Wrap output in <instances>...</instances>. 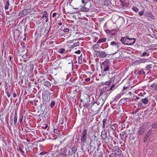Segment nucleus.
<instances>
[{"label": "nucleus", "mask_w": 157, "mask_h": 157, "mask_svg": "<svg viewBox=\"0 0 157 157\" xmlns=\"http://www.w3.org/2000/svg\"><path fill=\"white\" fill-rule=\"evenodd\" d=\"M120 40L125 45H132L135 42L136 40L134 38L130 39L127 36L126 37H122Z\"/></svg>", "instance_id": "nucleus-1"}, {"label": "nucleus", "mask_w": 157, "mask_h": 157, "mask_svg": "<svg viewBox=\"0 0 157 157\" xmlns=\"http://www.w3.org/2000/svg\"><path fill=\"white\" fill-rule=\"evenodd\" d=\"M110 66V63L109 60V59H106L104 62L101 64V71H103V73L105 72L108 71L109 69Z\"/></svg>", "instance_id": "nucleus-2"}, {"label": "nucleus", "mask_w": 157, "mask_h": 157, "mask_svg": "<svg viewBox=\"0 0 157 157\" xmlns=\"http://www.w3.org/2000/svg\"><path fill=\"white\" fill-rule=\"evenodd\" d=\"M54 140H56V147H59L62 144L63 145V147L65 146L64 141L66 140V139H64L62 141L61 140V139L60 138H56L54 139Z\"/></svg>", "instance_id": "nucleus-3"}, {"label": "nucleus", "mask_w": 157, "mask_h": 157, "mask_svg": "<svg viewBox=\"0 0 157 157\" xmlns=\"http://www.w3.org/2000/svg\"><path fill=\"white\" fill-rule=\"evenodd\" d=\"M100 103L99 101L94 102L92 105L91 106V109L93 111H100L101 107L99 108V105Z\"/></svg>", "instance_id": "nucleus-4"}, {"label": "nucleus", "mask_w": 157, "mask_h": 157, "mask_svg": "<svg viewBox=\"0 0 157 157\" xmlns=\"http://www.w3.org/2000/svg\"><path fill=\"white\" fill-rule=\"evenodd\" d=\"M87 137V130L84 129L82 132L80 140L82 142L85 143Z\"/></svg>", "instance_id": "nucleus-5"}, {"label": "nucleus", "mask_w": 157, "mask_h": 157, "mask_svg": "<svg viewBox=\"0 0 157 157\" xmlns=\"http://www.w3.org/2000/svg\"><path fill=\"white\" fill-rule=\"evenodd\" d=\"M29 13V9H25L20 12L19 16L21 17H24Z\"/></svg>", "instance_id": "nucleus-6"}, {"label": "nucleus", "mask_w": 157, "mask_h": 157, "mask_svg": "<svg viewBox=\"0 0 157 157\" xmlns=\"http://www.w3.org/2000/svg\"><path fill=\"white\" fill-rule=\"evenodd\" d=\"M110 44L113 47V48L115 49V53H117L118 51V46L117 43L113 41Z\"/></svg>", "instance_id": "nucleus-7"}, {"label": "nucleus", "mask_w": 157, "mask_h": 157, "mask_svg": "<svg viewBox=\"0 0 157 157\" xmlns=\"http://www.w3.org/2000/svg\"><path fill=\"white\" fill-rule=\"evenodd\" d=\"M114 153L115 154L117 155H120L122 151L119 148L118 146H116L114 147Z\"/></svg>", "instance_id": "nucleus-8"}, {"label": "nucleus", "mask_w": 157, "mask_h": 157, "mask_svg": "<svg viewBox=\"0 0 157 157\" xmlns=\"http://www.w3.org/2000/svg\"><path fill=\"white\" fill-rule=\"evenodd\" d=\"M107 92H104V93L102 94L101 95H100V96H101V98H102V99L103 102H104V101H105L106 98L108 97V94Z\"/></svg>", "instance_id": "nucleus-9"}, {"label": "nucleus", "mask_w": 157, "mask_h": 157, "mask_svg": "<svg viewBox=\"0 0 157 157\" xmlns=\"http://www.w3.org/2000/svg\"><path fill=\"white\" fill-rule=\"evenodd\" d=\"M106 128H108V133L109 134V132L111 130H112L113 132H114L115 130L116 129V127L115 126L112 124L110 126L109 125H107L106 126Z\"/></svg>", "instance_id": "nucleus-10"}, {"label": "nucleus", "mask_w": 157, "mask_h": 157, "mask_svg": "<svg viewBox=\"0 0 157 157\" xmlns=\"http://www.w3.org/2000/svg\"><path fill=\"white\" fill-rule=\"evenodd\" d=\"M112 104V102H111L110 104H111V105H112V108L113 109H115L117 110L119 109L121 106L122 107V106H121V105L119 104H116L115 103L113 104Z\"/></svg>", "instance_id": "nucleus-11"}, {"label": "nucleus", "mask_w": 157, "mask_h": 157, "mask_svg": "<svg viewBox=\"0 0 157 157\" xmlns=\"http://www.w3.org/2000/svg\"><path fill=\"white\" fill-rule=\"evenodd\" d=\"M121 139L122 140H126L127 137V133L125 132H123L120 134Z\"/></svg>", "instance_id": "nucleus-12"}, {"label": "nucleus", "mask_w": 157, "mask_h": 157, "mask_svg": "<svg viewBox=\"0 0 157 157\" xmlns=\"http://www.w3.org/2000/svg\"><path fill=\"white\" fill-rule=\"evenodd\" d=\"M113 73H111V74H109V78L111 77V79L108 83V84H109V85H110L111 83L113 82L115 79V77H114L115 76H113Z\"/></svg>", "instance_id": "nucleus-13"}, {"label": "nucleus", "mask_w": 157, "mask_h": 157, "mask_svg": "<svg viewBox=\"0 0 157 157\" xmlns=\"http://www.w3.org/2000/svg\"><path fill=\"white\" fill-rule=\"evenodd\" d=\"M145 131V128L144 127L142 126L140 128L138 133L139 135H142L144 132Z\"/></svg>", "instance_id": "nucleus-14"}, {"label": "nucleus", "mask_w": 157, "mask_h": 157, "mask_svg": "<svg viewBox=\"0 0 157 157\" xmlns=\"http://www.w3.org/2000/svg\"><path fill=\"white\" fill-rule=\"evenodd\" d=\"M107 136L106 132L105 129L104 130V129H103V131L101 133V137L103 140L104 139H105V138Z\"/></svg>", "instance_id": "nucleus-15"}, {"label": "nucleus", "mask_w": 157, "mask_h": 157, "mask_svg": "<svg viewBox=\"0 0 157 157\" xmlns=\"http://www.w3.org/2000/svg\"><path fill=\"white\" fill-rule=\"evenodd\" d=\"M107 54L104 51H101L100 52L99 58H103L107 56Z\"/></svg>", "instance_id": "nucleus-16"}, {"label": "nucleus", "mask_w": 157, "mask_h": 157, "mask_svg": "<svg viewBox=\"0 0 157 157\" xmlns=\"http://www.w3.org/2000/svg\"><path fill=\"white\" fill-rule=\"evenodd\" d=\"M112 139V138L111 136H110L109 135L108 136H106V137L105 138V139H104L103 140H104L105 142L106 143H109L110 141V138Z\"/></svg>", "instance_id": "nucleus-17"}, {"label": "nucleus", "mask_w": 157, "mask_h": 157, "mask_svg": "<svg viewBox=\"0 0 157 157\" xmlns=\"http://www.w3.org/2000/svg\"><path fill=\"white\" fill-rule=\"evenodd\" d=\"M28 68H29V71H30V73L31 74V73L33 71L34 68L33 65L32 64H30L28 66Z\"/></svg>", "instance_id": "nucleus-18"}, {"label": "nucleus", "mask_w": 157, "mask_h": 157, "mask_svg": "<svg viewBox=\"0 0 157 157\" xmlns=\"http://www.w3.org/2000/svg\"><path fill=\"white\" fill-rule=\"evenodd\" d=\"M107 119V118L104 119L102 121L103 124H102V128L103 129H105V126L106 124Z\"/></svg>", "instance_id": "nucleus-19"}, {"label": "nucleus", "mask_w": 157, "mask_h": 157, "mask_svg": "<svg viewBox=\"0 0 157 157\" xmlns=\"http://www.w3.org/2000/svg\"><path fill=\"white\" fill-rule=\"evenodd\" d=\"M100 52L99 51L94 50V55L95 56L99 57L100 56Z\"/></svg>", "instance_id": "nucleus-20"}, {"label": "nucleus", "mask_w": 157, "mask_h": 157, "mask_svg": "<svg viewBox=\"0 0 157 157\" xmlns=\"http://www.w3.org/2000/svg\"><path fill=\"white\" fill-rule=\"evenodd\" d=\"M148 100L147 98L142 99L141 100V101L145 105L147 104L148 103Z\"/></svg>", "instance_id": "nucleus-21"}, {"label": "nucleus", "mask_w": 157, "mask_h": 157, "mask_svg": "<svg viewBox=\"0 0 157 157\" xmlns=\"http://www.w3.org/2000/svg\"><path fill=\"white\" fill-rule=\"evenodd\" d=\"M77 150V147L76 146H75L71 148V151L74 154H75V153L76 151Z\"/></svg>", "instance_id": "nucleus-22"}, {"label": "nucleus", "mask_w": 157, "mask_h": 157, "mask_svg": "<svg viewBox=\"0 0 157 157\" xmlns=\"http://www.w3.org/2000/svg\"><path fill=\"white\" fill-rule=\"evenodd\" d=\"M150 86L154 89V90L157 91V84L154 83L150 85Z\"/></svg>", "instance_id": "nucleus-23"}, {"label": "nucleus", "mask_w": 157, "mask_h": 157, "mask_svg": "<svg viewBox=\"0 0 157 157\" xmlns=\"http://www.w3.org/2000/svg\"><path fill=\"white\" fill-rule=\"evenodd\" d=\"M89 10V9L87 8H86L85 6L84 7H82L80 9V11H87Z\"/></svg>", "instance_id": "nucleus-24"}, {"label": "nucleus", "mask_w": 157, "mask_h": 157, "mask_svg": "<svg viewBox=\"0 0 157 157\" xmlns=\"http://www.w3.org/2000/svg\"><path fill=\"white\" fill-rule=\"evenodd\" d=\"M44 85L49 87L51 86L50 82L49 81H46L44 83Z\"/></svg>", "instance_id": "nucleus-25"}, {"label": "nucleus", "mask_w": 157, "mask_h": 157, "mask_svg": "<svg viewBox=\"0 0 157 157\" xmlns=\"http://www.w3.org/2000/svg\"><path fill=\"white\" fill-rule=\"evenodd\" d=\"M10 5V4H9V1L8 0L7 1L5 7V9L6 10H7L8 9Z\"/></svg>", "instance_id": "nucleus-26"}, {"label": "nucleus", "mask_w": 157, "mask_h": 157, "mask_svg": "<svg viewBox=\"0 0 157 157\" xmlns=\"http://www.w3.org/2000/svg\"><path fill=\"white\" fill-rule=\"evenodd\" d=\"M17 116L16 113H15V116L14 117V124H16L17 121Z\"/></svg>", "instance_id": "nucleus-27"}, {"label": "nucleus", "mask_w": 157, "mask_h": 157, "mask_svg": "<svg viewBox=\"0 0 157 157\" xmlns=\"http://www.w3.org/2000/svg\"><path fill=\"white\" fill-rule=\"evenodd\" d=\"M152 130L151 129H149L146 134L145 136L147 137H149L152 133Z\"/></svg>", "instance_id": "nucleus-28"}, {"label": "nucleus", "mask_w": 157, "mask_h": 157, "mask_svg": "<svg viewBox=\"0 0 157 157\" xmlns=\"http://www.w3.org/2000/svg\"><path fill=\"white\" fill-rule=\"evenodd\" d=\"M68 153L67 154L68 156L71 155V156L74 153L72 152L71 151V148H69L68 149Z\"/></svg>", "instance_id": "nucleus-29"}, {"label": "nucleus", "mask_w": 157, "mask_h": 157, "mask_svg": "<svg viewBox=\"0 0 157 157\" xmlns=\"http://www.w3.org/2000/svg\"><path fill=\"white\" fill-rule=\"evenodd\" d=\"M107 91H106V89L105 88H101L100 90V95H101L102 94L104 93V92H106Z\"/></svg>", "instance_id": "nucleus-30"}, {"label": "nucleus", "mask_w": 157, "mask_h": 157, "mask_svg": "<svg viewBox=\"0 0 157 157\" xmlns=\"http://www.w3.org/2000/svg\"><path fill=\"white\" fill-rule=\"evenodd\" d=\"M44 14H45V18H46L45 21L47 22L48 21V13L46 11H44Z\"/></svg>", "instance_id": "nucleus-31"}, {"label": "nucleus", "mask_w": 157, "mask_h": 157, "mask_svg": "<svg viewBox=\"0 0 157 157\" xmlns=\"http://www.w3.org/2000/svg\"><path fill=\"white\" fill-rule=\"evenodd\" d=\"M106 39L103 38L100 39L97 42V43H101L102 42H104L105 41Z\"/></svg>", "instance_id": "nucleus-32"}, {"label": "nucleus", "mask_w": 157, "mask_h": 157, "mask_svg": "<svg viewBox=\"0 0 157 157\" xmlns=\"http://www.w3.org/2000/svg\"><path fill=\"white\" fill-rule=\"evenodd\" d=\"M99 47V45L97 44H95L93 47L94 50H96V49H98Z\"/></svg>", "instance_id": "nucleus-33"}, {"label": "nucleus", "mask_w": 157, "mask_h": 157, "mask_svg": "<svg viewBox=\"0 0 157 157\" xmlns=\"http://www.w3.org/2000/svg\"><path fill=\"white\" fill-rule=\"evenodd\" d=\"M152 68V67L151 64L148 65L146 67V70L147 71L149 70Z\"/></svg>", "instance_id": "nucleus-34"}, {"label": "nucleus", "mask_w": 157, "mask_h": 157, "mask_svg": "<svg viewBox=\"0 0 157 157\" xmlns=\"http://www.w3.org/2000/svg\"><path fill=\"white\" fill-rule=\"evenodd\" d=\"M120 94H118L117 95V96H116L114 98V100L112 102V103H113L116 100H117V99H119V98H120Z\"/></svg>", "instance_id": "nucleus-35"}, {"label": "nucleus", "mask_w": 157, "mask_h": 157, "mask_svg": "<svg viewBox=\"0 0 157 157\" xmlns=\"http://www.w3.org/2000/svg\"><path fill=\"white\" fill-rule=\"evenodd\" d=\"M151 127L153 128H157V121L152 124Z\"/></svg>", "instance_id": "nucleus-36"}, {"label": "nucleus", "mask_w": 157, "mask_h": 157, "mask_svg": "<svg viewBox=\"0 0 157 157\" xmlns=\"http://www.w3.org/2000/svg\"><path fill=\"white\" fill-rule=\"evenodd\" d=\"M51 26H50L49 28H48V27H47L45 29L44 31L45 32H47V33L48 34L51 28Z\"/></svg>", "instance_id": "nucleus-37"}, {"label": "nucleus", "mask_w": 157, "mask_h": 157, "mask_svg": "<svg viewBox=\"0 0 157 157\" xmlns=\"http://www.w3.org/2000/svg\"><path fill=\"white\" fill-rule=\"evenodd\" d=\"M115 87V85L114 84H112L111 86L109 88V89L107 90V91H109L110 90H114V88Z\"/></svg>", "instance_id": "nucleus-38"}, {"label": "nucleus", "mask_w": 157, "mask_h": 157, "mask_svg": "<svg viewBox=\"0 0 157 157\" xmlns=\"http://www.w3.org/2000/svg\"><path fill=\"white\" fill-rule=\"evenodd\" d=\"M137 74L139 75H142V74L145 75V72L143 71V70H140L138 71Z\"/></svg>", "instance_id": "nucleus-39"}, {"label": "nucleus", "mask_w": 157, "mask_h": 157, "mask_svg": "<svg viewBox=\"0 0 157 157\" xmlns=\"http://www.w3.org/2000/svg\"><path fill=\"white\" fill-rule=\"evenodd\" d=\"M9 61H8V63L9 65H10V64H11L12 63V61L11 60L12 59V57L11 56H9Z\"/></svg>", "instance_id": "nucleus-40"}, {"label": "nucleus", "mask_w": 157, "mask_h": 157, "mask_svg": "<svg viewBox=\"0 0 157 157\" xmlns=\"http://www.w3.org/2000/svg\"><path fill=\"white\" fill-rule=\"evenodd\" d=\"M136 137V136H134L133 135H131V136L129 137L130 140H134L135 139Z\"/></svg>", "instance_id": "nucleus-41"}, {"label": "nucleus", "mask_w": 157, "mask_h": 157, "mask_svg": "<svg viewBox=\"0 0 157 157\" xmlns=\"http://www.w3.org/2000/svg\"><path fill=\"white\" fill-rule=\"evenodd\" d=\"M109 0H106L104 2V4L105 5H108L109 4Z\"/></svg>", "instance_id": "nucleus-42"}, {"label": "nucleus", "mask_w": 157, "mask_h": 157, "mask_svg": "<svg viewBox=\"0 0 157 157\" xmlns=\"http://www.w3.org/2000/svg\"><path fill=\"white\" fill-rule=\"evenodd\" d=\"M65 49L64 48H61L59 49V52L60 54H63L65 52Z\"/></svg>", "instance_id": "nucleus-43"}, {"label": "nucleus", "mask_w": 157, "mask_h": 157, "mask_svg": "<svg viewBox=\"0 0 157 157\" xmlns=\"http://www.w3.org/2000/svg\"><path fill=\"white\" fill-rule=\"evenodd\" d=\"M19 121L20 122V123H21L23 120V116L20 115L19 117Z\"/></svg>", "instance_id": "nucleus-44"}, {"label": "nucleus", "mask_w": 157, "mask_h": 157, "mask_svg": "<svg viewBox=\"0 0 157 157\" xmlns=\"http://www.w3.org/2000/svg\"><path fill=\"white\" fill-rule=\"evenodd\" d=\"M128 88H129V87H125V86H124V87H123V90H122V91H123L122 94H123L125 92L124 91L125 90H127V89Z\"/></svg>", "instance_id": "nucleus-45"}, {"label": "nucleus", "mask_w": 157, "mask_h": 157, "mask_svg": "<svg viewBox=\"0 0 157 157\" xmlns=\"http://www.w3.org/2000/svg\"><path fill=\"white\" fill-rule=\"evenodd\" d=\"M55 105V101H52V103H51L50 106L51 108H53Z\"/></svg>", "instance_id": "nucleus-46"}, {"label": "nucleus", "mask_w": 157, "mask_h": 157, "mask_svg": "<svg viewBox=\"0 0 157 157\" xmlns=\"http://www.w3.org/2000/svg\"><path fill=\"white\" fill-rule=\"evenodd\" d=\"M139 111V109L138 108H137V109H136L135 111L132 112V114H136L137 112H138Z\"/></svg>", "instance_id": "nucleus-47"}, {"label": "nucleus", "mask_w": 157, "mask_h": 157, "mask_svg": "<svg viewBox=\"0 0 157 157\" xmlns=\"http://www.w3.org/2000/svg\"><path fill=\"white\" fill-rule=\"evenodd\" d=\"M106 84L107 85V86H105V87H103V88H105L106 89V91H107V88H108L109 87V84H108V82H106Z\"/></svg>", "instance_id": "nucleus-48"}, {"label": "nucleus", "mask_w": 157, "mask_h": 157, "mask_svg": "<svg viewBox=\"0 0 157 157\" xmlns=\"http://www.w3.org/2000/svg\"><path fill=\"white\" fill-rule=\"evenodd\" d=\"M147 55V56H148V54L147 52H144L142 54H141V56H144Z\"/></svg>", "instance_id": "nucleus-49"}, {"label": "nucleus", "mask_w": 157, "mask_h": 157, "mask_svg": "<svg viewBox=\"0 0 157 157\" xmlns=\"http://www.w3.org/2000/svg\"><path fill=\"white\" fill-rule=\"evenodd\" d=\"M148 137H147V136H144V143H145L147 141V138H148Z\"/></svg>", "instance_id": "nucleus-50"}, {"label": "nucleus", "mask_w": 157, "mask_h": 157, "mask_svg": "<svg viewBox=\"0 0 157 157\" xmlns=\"http://www.w3.org/2000/svg\"><path fill=\"white\" fill-rule=\"evenodd\" d=\"M132 10L135 11H137L138 10V9L136 7H134L132 8Z\"/></svg>", "instance_id": "nucleus-51"}, {"label": "nucleus", "mask_w": 157, "mask_h": 157, "mask_svg": "<svg viewBox=\"0 0 157 157\" xmlns=\"http://www.w3.org/2000/svg\"><path fill=\"white\" fill-rule=\"evenodd\" d=\"M25 46L24 44L22 45L21 47V52H23L25 51Z\"/></svg>", "instance_id": "nucleus-52"}, {"label": "nucleus", "mask_w": 157, "mask_h": 157, "mask_svg": "<svg viewBox=\"0 0 157 157\" xmlns=\"http://www.w3.org/2000/svg\"><path fill=\"white\" fill-rule=\"evenodd\" d=\"M54 132L55 133L58 134L59 132V131L57 129H55Z\"/></svg>", "instance_id": "nucleus-53"}, {"label": "nucleus", "mask_w": 157, "mask_h": 157, "mask_svg": "<svg viewBox=\"0 0 157 157\" xmlns=\"http://www.w3.org/2000/svg\"><path fill=\"white\" fill-rule=\"evenodd\" d=\"M144 11L141 10L139 13V15L140 16H142L144 13Z\"/></svg>", "instance_id": "nucleus-54"}, {"label": "nucleus", "mask_w": 157, "mask_h": 157, "mask_svg": "<svg viewBox=\"0 0 157 157\" xmlns=\"http://www.w3.org/2000/svg\"><path fill=\"white\" fill-rule=\"evenodd\" d=\"M63 30L64 32H69L70 30L68 28H66L64 29Z\"/></svg>", "instance_id": "nucleus-55"}, {"label": "nucleus", "mask_w": 157, "mask_h": 157, "mask_svg": "<svg viewBox=\"0 0 157 157\" xmlns=\"http://www.w3.org/2000/svg\"><path fill=\"white\" fill-rule=\"evenodd\" d=\"M90 149H91V150L93 151L95 148V147H94L92 145H90Z\"/></svg>", "instance_id": "nucleus-56"}, {"label": "nucleus", "mask_w": 157, "mask_h": 157, "mask_svg": "<svg viewBox=\"0 0 157 157\" xmlns=\"http://www.w3.org/2000/svg\"><path fill=\"white\" fill-rule=\"evenodd\" d=\"M110 157H116V154L114 153H112L110 155Z\"/></svg>", "instance_id": "nucleus-57"}, {"label": "nucleus", "mask_w": 157, "mask_h": 157, "mask_svg": "<svg viewBox=\"0 0 157 157\" xmlns=\"http://www.w3.org/2000/svg\"><path fill=\"white\" fill-rule=\"evenodd\" d=\"M75 46H79V42H78L76 43H74Z\"/></svg>", "instance_id": "nucleus-58"}, {"label": "nucleus", "mask_w": 157, "mask_h": 157, "mask_svg": "<svg viewBox=\"0 0 157 157\" xmlns=\"http://www.w3.org/2000/svg\"><path fill=\"white\" fill-rule=\"evenodd\" d=\"M85 80L86 82H88L90 81V78H85Z\"/></svg>", "instance_id": "nucleus-59"}, {"label": "nucleus", "mask_w": 157, "mask_h": 157, "mask_svg": "<svg viewBox=\"0 0 157 157\" xmlns=\"http://www.w3.org/2000/svg\"><path fill=\"white\" fill-rule=\"evenodd\" d=\"M80 53H81V52H80V51L79 50H78L77 51H76L75 52V54H79Z\"/></svg>", "instance_id": "nucleus-60"}, {"label": "nucleus", "mask_w": 157, "mask_h": 157, "mask_svg": "<svg viewBox=\"0 0 157 157\" xmlns=\"http://www.w3.org/2000/svg\"><path fill=\"white\" fill-rule=\"evenodd\" d=\"M147 59H144L141 60V62H142L145 63V62H147Z\"/></svg>", "instance_id": "nucleus-61"}, {"label": "nucleus", "mask_w": 157, "mask_h": 157, "mask_svg": "<svg viewBox=\"0 0 157 157\" xmlns=\"http://www.w3.org/2000/svg\"><path fill=\"white\" fill-rule=\"evenodd\" d=\"M70 81L71 82H73L75 81V79L73 78H71L70 79Z\"/></svg>", "instance_id": "nucleus-62"}, {"label": "nucleus", "mask_w": 157, "mask_h": 157, "mask_svg": "<svg viewBox=\"0 0 157 157\" xmlns=\"http://www.w3.org/2000/svg\"><path fill=\"white\" fill-rule=\"evenodd\" d=\"M89 106V105H88V104H86L85 103V104L83 106L84 107H86V108H88Z\"/></svg>", "instance_id": "nucleus-63"}, {"label": "nucleus", "mask_w": 157, "mask_h": 157, "mask_svg": "<svg viewBox=\"0 0 157 157\" xmlns=\"http://www.w3.org/2000/svg\"><path fill=\"white\" fill-rule=\"evenodd\" d=\"M142 105L143 104L142 103H140L138 104V106L139 107H141Z\"/></svg>", "instance_id": "nucleus-64"}]
</instances>
